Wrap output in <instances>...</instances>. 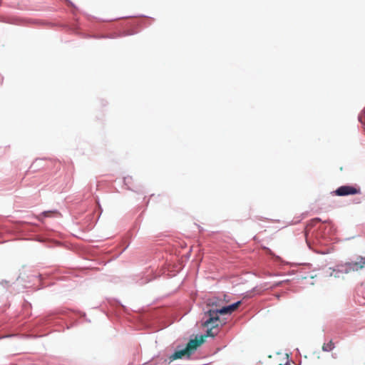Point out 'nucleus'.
Wrapping results in <instances>:
<instances>
[{
	"instance_id": "1a4fd4ad",
	"label": "nucleus",
	"mask_w": 365,
	"mask_h": 365,
	"mask_svg": "<svg viewBox=\"0 0 365 365\" xmlns=\"http://www.w3.org/2000/svg\"><path fill=\"white\" fill-rule=\"evenodd\" d=\"M279 365H288V364H287V363H286L285 364H279Z\"/></svg>"
},
{
	"instance_id": "39448f33",
	"label": "nucleus",
	"mask_w": 365,
	"mask_h": 365,
	"mask_svg": "<svg viewBox=\"0 0 365 365\" xmlns=\"http://www.w3.org/2000/svg\"><path fill=\"white\" fill-rule=\"evenodd\" d=\"M207 305L212 307L211 309H217L223 307V301L217 297L210 298L207 301Z\"/></svg>"
},
{
	"instance_id": "f257e3e1",
	"label": "nucleus",
	"mask_w": 365,
	"mask_h": 365,
	"mask_svg": "<svg viewBox=\"0 0 365 365\" xmlns=\"http://www.w3.org/2000/svg\"><path fill=\"white\" fill-rule=\"evenodd\" d=\"M241 304V302H237L231 305L221 307L217 309H208L205 312L204 322L202 326L207 329L206 336H215L217 334L220 320L219 314H231L235 311Z\"/></svg>"
},
{
	"instance_id": "f03ea898",
	"label": "nucleus",
	"mask_w": 365,
	"mask_h": 365,
	"mask_svg": "<svg viewBox=\"0 0 365 365\" xmlns=\"http://www.w3.org/2000/svg\"><path fill=\"white\" fill-rule=\"evenodd\" d=\"M206 334L205 336H200L199 339L197 337L194 339H190L187 344L185 349L181 350L175 351L170 356V360H175L178 359H182L183 356H190L198 346H200L205 341V338L207 337Z\"/></svg>"
},
{
	"instance_id": "0eeeda50",
	"label": "nucleus",
	"mask_w": 365,
	"mask_h": 365,
	"mask_svg": "<svg viewBox=\"0 0 365 365\" xmlns=\"http://www.w3.org/2000/svg\"><path fill=\"white\" fill-rule=\"evenodd\" d=\"M321 220L319 218L312 219L308 224L307 227H314L316 225L317 223L319 222Z\"/></svg>"
},
{
	"instance_id": "20e7f679",
	"label": "nucleus",
	"mask_w": 365,
	"mask_h": 365,
	"mask_svg": "<svg viewBox=\"0 0 365 365\" xmlns=\"http://www.w3.org/2000/svg\"><path fill=\"white\" fill-rule=\"evenodd\" d=\"M365 264V259L360 257L358 262H348L345 264L346 270L358 271L364 267Z\"/></svg>"
},
{
	"instance_id": "6e6552de",
	"label": "nucleus",
	"mask_w": 365,
	"mask_h": 365,
	"mask_svg": "<svg viewBox=\"0 0 365 365\" xmlns=\"http://www.w3.org/2000/svg\"><path fill=\"white\" fill-rule=\"evenodd\" d=\"M53 214H58L57 212H53V211H45L43 212V215L46 217H51Z\"/></svg>"
},
{
	"instance_id": "423d86ee",
	"label": "nucleus",
	"mask_w": 365,
	"mask_h": 365,
	"mask_svg": "<svg viewBox=\"0 0 365 365\" xmlns=\"http://www.w3.org/2000/svg\"><path fill=\"white\" fill-rule=\"evenodd\" d=\"M335 346L332 340H330L328 343H324L322 346V350L324 351H331L334 349Z\"/></svg>"
},
{
	"instance_id": "7ed1b4c3",
	"label": "nucleus",
	"mask_w": 365,
	"mask_h": 365,
	"mask_svg": "<svg viewBox=\"0 0 365 365\" xmlns=\"http://www.w3.org/2000/svg\"><path fill=\"white\" fill-rule=\"evenodd\" d=\"M334 193L337 196L354 195L361 193V189L357 186L342 185L338 187Z\"/></svg>"
}]
</instances>
